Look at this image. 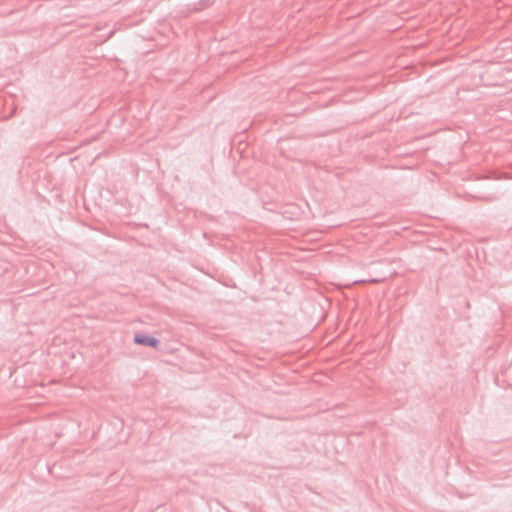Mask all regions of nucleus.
<instances>
[{
	"label": "nucleus",
	"mask_w": 512,
	"mask_h": 512,
	"mask_svg": "<svg viewBox=\"0 0 512 512\" xmlns=\"http://www.w3.org/2000/svg\"><path fill=\"white\" fill-rule=\"evenodd\" d=\"M134 341L139 345H147L151 347H157L158 345V340L156 338L142 334H136Z\"/></svg>",
	"instance_id": "obj_1"
}]
</instances>
